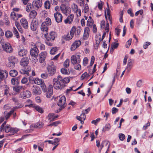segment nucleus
I'll return each mask as SVG.
<instances>
[{"mask_svg": "<svg viewBox=\"0 0 153 153\" xmlns=\"http://www.w3.org/2000/svg\"><path fill=\"white\" fill-rule=\"evenodd\" d=\"M62 76L60 75H59L57 77H55L53 80V88L56 89H61L63 88L65 86V85H64L62 83Z\"/></svg>", "mask_w": 153, "mask_h": 153, "instance_id": "obj_1", "label": "nucleus"}, {"mask_svg": "<svg viewBox=\"0 0 153 153\" xmlns=\"http://www.w3.org/2000/svg\"><path fill=\"white\" fill-rule=\"evenodd\" d=\"M56 67L54 65L53 62H51L47 67L48 74L51 76H52L55 74L56 72Z\"/></svg>", "mask_w": 153, "mask_h": 153, "instance_id": "obj_2", "label": "nucleus"}, {"mask_svg": "<svg viewBox=\"0 0 153 153\" xmlns=\"http://www.w3.org/2000/svg\"><path fill=\"white\" fill-rule=\"evenodd\" d=\"M66 98L64 96H60L59 98V101L57 102L58 105L62 109L66 105L65 104Z\"/></svg>", "mask_w": 153, "mask_h": 153, "instance_id": "obj_3", "label": "nucleus"}, {"mask_svg": "<svg viewBox=\"0 0 153 153\" xmlns=\"http://www.w3.org/2000/svg\"><path fill=\"white\" fill-rule=\"evenodd\" d=\"M8 66L12 68L14 67L15 64L18 62V59L13 56H10L8 58Z\"/></svg>", "mask_w": 153, "mask_h": 153, "instance_id": "obj_4", "label": "nucleus"}, {"mask_svg": "<svg viewBox=\"0 0 153 153\" xmlns=\"http://www.w3.org/2000/svg\"><path fill=\"white\" fill-rule=\"evenodd\" d=\"M60 9L62 13L66 16L70 14L71 12L70 8L69 7H66L64 4H62L61 5Z\"/></svg>", "mask_w": 153, "mask_h": 153, "instance_id": "obj_5", "label": "nucleus"}, {"mask_svg": "<svg viewBox=\"0 0 153 153\" xmlns=\"http://www.w3.org/2000/svg\"><path fill=\"white\" fill-rule=\"evenodd\" d=\"M80 57L79 55L72 56L71 59V63L73 65L79 64L80 62Z\"/></svg>", "mask_w": 153, "mask_h": 153, "instance_id": "obj_6", "label": "nucleus"}, {"mask_svg": "<svg viewBox=\"0 0 153 153\" xmlns=\"http://www.w3.org/2000/svg\"><path fill=\"white\" fill-rule=\"evenodd\" d=\"M41 30L42 32V34H44L45 37L46 36V35L48 34V26L45 22H43L41 26Z\"/></svg>", "mask_w": 153, "mask_h": 153, "instance_id": "obj_7", "label": "nucleus"}, {"mask_svg": "<svg viewBox=\"0 0 153 153\" xmlns=\"http://www.w3.org/2000/svg\"><path fill=\"white\" fill-rule=\"evenodd\" d=\"M8 76L6 70H0V82L5 79Z\"/></svg>", "mask_w": 153, "mask_h": 153, "instance_id": "obj_8", "label": "nucleus"}, {"mask_svg": "<svg viewBox=\"0 0 153 153\" xmlns=\"http://www.w3.org/2000/svg\"><path fill=\"white\" fill-rule=\"evenodd\" d=\"M4 50L7 53H11L13 51V48L11 46L9 43H5L2 45Z\"/></svg>", "mask_w": 153, "mask_h": 153, "instance_id": "obj_9", "label": "nucleus"}, {"mask_svg": "<svg viewBox=\"0 0 153 153\" xmlns=\"http://www.w3.org/2000/svg\"><path fill=\"white\" fill-rule=\"evenodd\" d=\"M39 51L36 46L33 48H31L30 50V55L34 57L38 56Z\"/></svg>", "mask_w": 153, "mask_h": 153, "instance_id": "obj_10", "label": "nucleus"}, {"mask_svg": "<svg viewBox=\"0 0 153 153\" xmlns=\"http://www.w3.org/2000/svg\"><path fill=\"white\" fill-rule=\"evenodd\" d=\"M31 94L29 91L27 90L21 92L20 94V97L22 98L26 99L29 97Z\"/></svg>", "mask_w": 153, "mask_h": 153, "instance_id": "obj_11", "label": "nucleus"}, {"mask_svg": "<svg viewBox=\"0 0 153 153\" xmlns=\"http://www.w3.org/2000/svg\"><path fill=\"white\" fill-rule=\"evenodd\" d=\"M56 37V33L54 31H51L48 36L47 37L46 36L45 37L47 41H53Z\"/></svg>", "mask_w": 153, "mask_h": 153, "instance_id": "obj_12", "label": "nucleus"}, {"mask_svg": "<svg viewBox=\"0 0 153 153\" xmlns=\"http://www.w3.org/2000/svg\"><path fill=\"white\" fill-rule=\"evenodd\" d=\"M32 92L34 95H39L41 93V91L39 87L34 85L32 87Z\"/></svg>", "mask_w": 153, "mask_h": 153, "instance_id": "obj_13", "label": "nucleus"}, {"mask_svg": "<svg viewBox=\"0 0 153 153\" xmlns=\"http://www.w3.org/2000/svg\"><path fill=\"white\" fill-rule=\"evenodd\" d=\"M38 25V22L36 19H33L30 25V28L33 31L36 30Z\"/></svg>", "mask_w": 153, "mask_h": 153, "instance_id": "obj_14", "label": "nucleus"}, {"mask_svg": "<svg viewBox=\"0 0 153 153\" xmlns=\"http://www.w3.org/2000/svg\"><path fill=\"white\" fill-rule=\"evenodd\" d=\"M54 17L56 21L58 23L62 22V15L59 12H56L54 14Z\"/></svg>", "mask_w": 153, "mask_h": 153, "instance_id": "obj_15", "label": "nucleus"}, {"mask_svg": "<svg viewBox=\"0 0 153 153\" xmlns=\"http://www.w3.org/2000/svg\"><path fill=\"white\" fill-rule=\"evenodd\" d=\"M42 5V0H36L33 2V6L34 7L39 8Z\"/></svg>", "mask_w": 153, "mask_h": 153, "instance_id": "obj_16", "label": "nucleus"}, {"mask_svg": "<svg viewBox=\"0 0 153 153\" xmlns=\"http://www.w3.org/2000/svg\"><path fill=\"white\" fill-rule=\"evenodd\" d=\"M81 44L80 41L77 40L75 41L71 45V48L72 51H74Z\"/></svg>", "mask_w": 153, "mask_h": 153, "instance_id": "obj_17", "label": "nucleus"}, {"mask_svg": "<svg viewBox=\"0 0 153 153\" xmlns=\"http://www.w3.org/2000/svg\"><path fill=\"white\" fill-rule=\"evenodd\" d=\"M20 22L21 25L25 29H27L28 28V23L27 20L25 18H23L21 19Z\"/></svg>", "mask_w": 153, "mask_h": 153, "instance_id": "obj_18", "label": "nucleus"}, {"mask_svg": "<svg viewBox=\"0 0 153 153\" xmlns=\"http://www.w3.org/2000/svg\"><path fill=\"white\" fill-rule=\"evenodd\" d=\"M22 105H20L19 106H17L15 107L13 109L11 110L9 112L6 113L5 115V112H4V114L5 115V117L6 120L11 115V114L13 113L14 111L16 109L18 108H22Z\"/></svg>", "mask_w": 153, "mask_h": 153, "instance_id": "obj_19", "label": "nucleus"}, {"mask_svg": "<svg viewBox=\"0 0 153 153\" xmlns=\"http://www.w3.org/2000/svg\"><path fill=\"white\" fill-rule=\"evenodd\" d=\"M74 18V15L73 14H71L69 16H68L67 18L64 21V22L65 24H71Z\"/></svg>", "mask_w": 153, "mask_h": 153, "instance_id": "obj_20", "label": "nucleus"}, {"mask_svg": "<svg viewBox=\"0 0 153 153\" xmlns=\"http://www.w3.org/2000/svg\"><path fill=\"white\" fill-rule=\"evenodd\" d=\"M89 28L88 27L85 28L84 30V33L83 37L82 39L84 40H85L87 39L88 37L89 33Z\"/></svg>", "mask_w": 153, "mask_h": 153, "instance_id": "obj_21", "label": "nucleus"}, {"mask_svg": "<svg viewBox=\"0 0 153 153\" xmlns=\"http://www.w3.org/2000/svg\"><path fill=\"white\" fill-rule=\"evenodd\" d=\"M27 106L29 107H32L34 108L37 111L40 113H43L44 111L42 108L38 105H34L30 104L27 105Z\"/></svg>", "mask_w": 153, "mask_h": 153, "instance_id": "obj_22", "label": "nucleus"}, {"mask_svg": "<svg viewBox=\"0 0 153 153\" xmlns=\"http://www.w3.org/2000/svg\"><path fill=\"white\" fill-rule=\"evenodd\" d=\"M29 63V60L27 57L22 59L20 62V65L23 66H27Z\"/></svg>", "mask_w": 153, "mask_h": 153, "instance_id": "obj_23", "label": "nucleus"}, {"mask_svg": "<svg viewBox=\"0 0 153 153\" xmlns=\"http://www.w3.org/2000/svg\"><path fill=\"white\" fill-rule=\"evenodd\" d=\"M47 55V53L45 51L42 52L39 54L40 58L39 61L40 63H42L44 62Z\"/></svg>", "mask_w": 153, "mask_h": 153, "instance_id": "obj_24", "label": "nucleus"}, {"mask_svg": "<svg viewBox=\"0 0 153 153\" xmlns=\"http://www.w3.org/2000/svg\"><path fill=\"white\" fill-rule=\"evenodd\" d=\"M44 125L43 122H39L36 123L35 124L32 125L31 126V127L34 128H41Z\"/></svg>", "mask_w": 153, "mask_h": 153, "instance_id": "obj_25", "label": "nucleus"}, {"mask_svg": "<svg viewBox=\"0 0 153 153\" xmlns=\"http://www.w3.org/2000/svg\"><path fill=\"white\" fill-rule=\"evenodd\" d=\"M58 117V115L55 116L53 113H49L48 116V120L50 122L54 120L55 119Z\"/></svg>", "mask_w": 153, "mask_h": 153, "instance_id": "obj_26", "label": "nucleus"}, {"mask_svg": "<svg viewBox=\"0 0 153 153\" xmlns=\"http://www.w3.org/2000/svg\"><path fill=\"white\" fill-rule=\"evenodd\" d=\"M30 68H28L27 69H26L25 68L24 69H21L20 70V72L21 74H26L27 76H29V74L28 72L29 71H30Z\"/></svg>", "mask_w": 153, "mask_h": 153, "instance_id": "obj_27", "label": "nucleus"}, {"mask_svg": "<svg viewBox=\"0 0 153 153\" xmlns=\"http://www.w3.org/2000/svg\"><path fill=\"white\" fill-rule=\"evenodd\" d=\"M35 46H36V47L39 48L41 50H45V45L39 42H37L36 43Z\"/></svg>", "mask_w": 153, "mask_h": 153, "instance_id": "obj_28", "label": "nucleus"}, {"mask_svg": "<svg viewBox=\"0 0 153 153\" xmlns=\"http://www.w3.org/2000/svg\"><path fill=\"white\" fill-rule=\"evenodd\" d=\"M132 65L131 60L130 59L128 60L127 63V67L126 68L125 70H126L128 72H129L131 69Z\"/></svg>", "mask_w": 153, "mask_h": 153, "instance_id": "obj_29", "label": "nucleus"}, {"mask_svg": "<svg viewBox=\"0 0 153 153\" xmlns=\"http://www.w3.org/2000/svg\"><path fill=\"white\" fill-rule=\"evenodd\" d=\"M74 36L70 35V33H68L66 35H64L62 37L63 39L65 40L66 41H69L72 39Z\"/></svg>", "mask_w": 153, "mask_h": 153, "instance_id": "obj_30", "label": "nucleus"}, {"mask_svg": "<svg viewBox=\"0 0 153 153\" xmlns=\"http://www.w3.org/2000/svg\"><path fill=\"white\" fill-rule=\"evenodd\" d=\"M34 81V82L36 84L39 85L40 84L43 83L44 82V81L41 79H40L38 78H36L35 79L33 80Z\"/></svg>", "mask_w": 153, "mask_h": 153, "instance_id": "obj_31", "label": "nucleus"}, {"mask_svg": "<svg viewBox=\"0 0 153 153\" xmlns=\"http://www.w3.org/2000/svg\"><path fill=\"white\" fill-rule=\"evenodd\" d=\"M17 15V13L14 12H12L10 14L11 18L15 21L18 20V17Z\"/></svg>", "mask_w": 153, "mask_h": 153, "instance_id": "obj_32", "label": "nucleus"}, {"mask_svg": "<svg viewBox=\"0 0 153 153\" xmlns=\"http://www.w3.org/2000/svg\"><path fill=\"white\" fill-rule=\"evenodd\" d=\"M37 15L36 12L34 10L31 11L29 14V17L30 18L34 19Z\"/></svg>", "mask_w": 153, "mask_h": 153, "instance_id": "obj_33", "label": "nucleus"}, {"mask_svg": "<svg viewBox=\"0 0 153 153\" xmlns=\"http://www.w3.org/2000/svg\"><path fill=\"white\" fill-rule=\"evenodd\" d=\"M27 53V51L25 49L20 50L18 53L19 55L21 56H23L25 55Z\"/></svg>", "mask_w": 153, "mask_h": 153, "instance_id": "obj_34", "label": "nucleus"}, {"mask_svg": "<svg viewBox=\"0 0 153 153\" xmlns=\"http://www.w3.org/2000/svg\"><path fill=\"white\" fill-rule=\"evenodd\" d=\"M51 4L50 2L48 1H46L44 3L45 8L46 9H49L51 7Z\"/></svg>", "mask_w": 153, "mask_h": 153, "instance_id": "obj_35", "label": "nucleus"}, {"mask_svg": "<svg viewBox=\"0 0 153 153\" xmlns=\"http://www.w3.org/2000/svg\"><path fill=\"white\" fill-rule=\"evenodd\" d=\"M111 128L110 124L109 123L107 124L103 127L102 129V131L105 132L106 131H108L110 130Z\"/></svg>", "mask_w": 153, "mask_h": 153, "instance_id": "obj_36", "label": "nucleus"}, {"mask_svg": "<svg viewBox=\"0 0 153 153\" xmlns=\"http://www.w3.org/2000/svg\"><path fill=\"white\" fill-rule=\"evenodd\" d=\"M10 75L12 77H15L17 75L18 72L16 70H11L10 71Z\"/></svg>", "mask_w": 153, "mask_h": 153, "instance_id": "obj_37", "label": "nucleus"}, {"mask_svg": "<svg viewBox=\"0 0 153 153\" xmlns=\"http://www.w3.org/2000/svg\"><path fill=\"white\" fill-rule=\"evenodd\" d=\"M70 81V79L68 77H65L63 79L62 77V80L61 82L63 83L64 85H65V84L68 83Z\"/></svg>", "mask_w": 153, "mask_h": 153, "instance_id": "obj_38", "label": "nucleus"}, {"mask_svg": "<svg viewBox=\"0 0 153 153\" xmlns=\"http://www.w3.org/2000/svg\"><path fill=\"white\" fill-rule=\"evenodd\" d=\"M58 50V48L56 47L52 48L50 51V53L51 54L53 55L56 53Z\"/></svg>", "mask_w": 153, "mask_h": 153, "instance_id": "obj_39", "label": "nucleus"}, {"mask_svg": "<svg viewBox=\"0 0 153 153\" xmlns=\"http://www.w3.org/2000/svg\"><path fill=\"white\" fill-rule=\"evenodd\" d=\"M22 86H16L13 88V90L16 92L19 93L20 91V90L22 89Z\"/></svg>", "mask_w": 153, "mask_h": 153, "instance_id": "obj_40", "label": "nucleus"}, {"mask_svg": "<svg viewBox=\"0 0 153 153\" xmlns=\"http://www.w3.org/2000/svg\"><path fill=\"white\" fill-rule=\"evenodd\" d=\"M119 45L118 43L114 42L112 43L111 48V51H113L114 49L118 47Z\"/></svg>", "mask_w": 153, "mask_h": 153, "instance_id": "obj_41", "label": "nucleus"}, {"mask_svg": "<svg viewBox=\"0 0 153 153\" xmlns=\"http://www.w3.org/2000/svg\"><path fill=\"white\" fill-rule=\"evenodd\" d=\"M5 35L7 38H10L12 37L13 33L10 31H7L5 32Z\"/></svg>", "mask_w": 153, "mask_h": 153, "instance_id": "obj_42", "label": "nucleus"}, {"mask_svg": "<svg viewBox=\"0 0 153 153\" xmlns=\"http://www.w3.org/2000/svg\"><path fill=\"white\" fill-rule=\"evenodd\" d=\"M76 30V29L75 26H73L70 31V35H71L74 36V33Z\"/></svg>", "mask_w": 153, "mask_h": 153, "instance_id": "obj_43", "label": "nucleus"}, {"mask_svg": "<svg viewBox=\"0 0 153 153\" xmlns=\"http://www.w3.org/2000/svg\"><path fill=\"white\" fill-rule=\"evenodd\" d=\"M13 31L14 34H15L17 38H19V37L18 32L17 31V29L16 27H13Z\"/></svg>", "mask_w": 153, "mask_h": 153, "instance_id": "obj_44", "label": "nucleus"}, {"mask_svg": "<svg viewBox=\"0 0 153 153\" xmlns=\"http://www.w3.org/2000/svg\"><path fill=\"white\" fill-rule=\"evenodd\" d=\"M70 60L69 59H67L64 63V66L65 68H67L69 66Z\"/></svg>", "mask_w": 153, "mask_h": 153, "instance_id": "obj_45", "label": "nucleus"}, {"mask_svg": "<svg viewBox=\"0 0 153 153\" xmlns=\"http://www.w3.org/2000/svg\"><path fill=\"white\" fill-rule=\"evenodd\" d=\"M94 23V21L92 19H88L87 23V25L88 26H91Z\"/></svg>", "mask_w": 153, "mask_h": 153, "instance_id": "obj_46", "label": "nucleus"}, {"mask_svg": "<svg viewBox=\"0 0 153 153\" xmlns=\"http://www.w3.org/2000/svg\"><path fill=\"white\" fill-rule=\"evenodd\" d=\"M32 8V5L30 3H28L27 4V6L26 8V11L28 12H29L30 10Z\"/></svg>", "mask_w": 153, "mask_h": 153, "instance_id": "obj_47", "label": "nucleus"}, {"mask_svg": "<svg viewBox=\"0 0 153 153\" xmlns=\"http://www.w3.org/2000/svg\"><path fill=\"white\" fill-rule=\"evenodd\" d=\"M11 82L12 83L13 85L18 84L19 83L18 79L16 78H12L11 79Z\"/></svg>", "mask_w": 153, "mask_h": 153, "instance_id": "obj_48", "label": "nucleus"}, {"mask_svg": "<svg viewBox=\"0 0 153 153\" xmlns=\"http://www.w3.org/2000/svg\"><path fill=\"white\" fill-rule=\"evenodd\" d=\"M44 22H45L48 26L51 25V19L49 18H47L45 19V21Z\"/></svg>", "mask_w": 153, "mask_h": 153, "instance_id": "obj_49", "label": "nucleus"}, {"mask_svg": "<svg viewBox=\"0 0 153 153\" xmlns=\"http://www.w3.org/2000/svg\"><path fill=\"white\" fill-rule=\"evenodd\" d=\"M11 128L10 127V126H5L4 128V130H5L6 132H9L10 131V130L11 129Z\"/></svg>", "mask_w": 153, "mask_h": 153, "instance_id": "obj_50", "label": "nucleus"}, {"mask_svg": "<svg viewBox=\"0 0 153 153\" xmlns=\"http://www.w3.org/2000/svg\"><path fill=\"white\" fill-rule=\"evenodd\" d=\"M40 85H41V87L43 91L44 92L46 91L47 90L46 89V86L45 84L44 83V82Z\"/></svg>", "mask_w": 153, "mask_h": 153, "instance_id": "obj_51", "label": "nucleus"}, {"mask_svg": "<svg viewBox=\"0 0 153 153\" xmlns=\"http://www.w3.org/2000/svg\"><path fill=\"white\" fill-rule=\"evenodd\" d=\"M84 12L85 13H87L89 10V7L88 4H86L85 5H84Z\"/></svg>", "mask_w": 153, "mask_h": 153, "instance_id": "obj_52", "label": "nucleus"}, {"mask_svg": "<svg viewBox=\"0 0 153 153\" xmlns=\"http://www.w3.org/2000/svg\"><path fill=\"white\" fill-rule=\"evenodd\" d=\"M89 76L87 72L84 73L81 76V80L84 79L85 78L88 77Z\"/></svg>", "mask_w": 153, "mask_h": 153, "instance_id": "obj_53", "label": "nucleus"}, {"mask_svg": "<svg viewBox=\"0 0 153 153\" xmlns=\"http://www.w3.org/2000/svg\"><path fill=\"white\" fill-rule=\"evenodd\" d=\"M45 92H46V96L48 98H50L53 94V92L48 91L47 90Z\"/></svg>", "mask_w": 153, "mask_h": 153, "instance_id": "obj_54", "label": "nucleus"}, {"mask_svg": "<svg viewBox=\"0 0 153 153\" xmlns=\"http://www.w3.org/2000/svg\"><path fill=\"white\" fill-rule=\"evenodd\" d=\"M103 4L104 3L103 2L101 1H100L99 2L98 5V7L100 10H102Z\"/></svg>", "mask_w": 153, "mask_h": 153, "instance_id": "obj_55", "label": "nucleus"}, {"mask_svg": "<svg viewBox=\"0 0 153 153\" xmlns=\"http://www.w3.org/2000/svg\"><path fill=\"white\" fill-rule=\"evenodd\" d=\"M119 136L120 140L121 141H123L125 139V135L123 134H120Z\"/></svg>", "mask_w": 153, "mask_h": 153, "instance_id": "obj_56", "label": "nucleus"}, {"mask_svg": "<svg viewBox=\"0 0 153 153\" xmlns=\"http://www.w3.org/2000/svg\"><path fill=\"white\" fill-rule=\"evenodd\" d=\"M88 58L85 57L83 60V64L84 66H85L88 63Z\"/></svg>", "mask_w": 153, "mask_h": 153, "instance_id": "obj_57", "label": "nucleus"}, {"mask_svg": "<svg viewBox=\"0 0 153 153\" xmlns=\"http://www.w3.org/2000/svg\"><path fill=\"white\" fill-rule=\"evenodd\" d=\"M27 81V79L25 77H24L21 80V82L22 84H25L26 83Z\"/></svg>", "mask_w": 153, "mask_h": 153, "instance_id": "obj_58", "label": "nucleus"}, {"mask_svg": "<svg viewBox=\"0 0 153 153\" xmlns=\"http://www.w3.org/2000/svg\"><path fill=\"white\" fill-rule=\"evenodd\" d=\"M61 72L62 74H68V70L64 68H62L61 69Z\"/></svg>", "mask_w": 153, "mask_h": 153, "instance_id": "obj_59", "label": "nucleus"}, {"mask_svg": "<svg viewBox=\"0 0 153 153\" xmlns=\"http://www.w3.org/2000/svg\"><path fill=\"white\" fill-rule=\"evenodd\" d=\"M100 118L97 119L96 120H92L91 121V123L92 124H94L95 125H96L97 123L100 121Z\"/></svg>", "mask_w": 153, "mask_h": 153, "instance_id": "obj_60", "label": "nucleus"}, {"mask_svg": "<svg viewBox=\"0 0 153 153\" xmlns=\"http://www.w3.org/2000/svg\"><path fill=\"white\" fill-rule=\"evenodd\" d=\"M132 39H129L126 42V47L128 48L129 46L131 45V43Z\"/></svg>", "mask_w": 153, "mask_h": 153, "instance_id": "obj_61", "label": "nucleus"}, {"mask_svg": "<svg viewBox=\"0 0 153 153\" xmlns=\"http://www.w3.org/2000/svg\"><path fill=\"white\" fill-rule=\"evenodd\" d=\"M142 80H138L137 83V86L139 88L141 87L142 85Z\"/></svg>", "mask_w": 153, "mask_h": 153, "instance_id": "obj_62", "label": "nucleus"}, {"mask_svg": "<svg viewBox=\"0 0 153 153\" xmlns=\"http://www.w3.org/2000/svg\"><path fill=\"white\" fill-rule=\"evenodd\" d=\"M95 60V58L94 56H92L91 57L90 65L92 66Z\"/></svg>", "mask_w": 153, "mask_h": 153, "instance_id": "obj_63", "label": "nucleus"}, {"mask_svg": "<svg viewBox=\"0 0 153 153\" xmlns=\"http://www.w3.org/2000/svg\"><path fill=\"white\" fill-rule=\"evenodd\" d=\"M128 13L130 14V16L131 17H133L134 15L133 13L132 10L131 9H129L127 11Z\"/></svg>", "mask_w": 153, "mask_h": 153, "instance_id": "obj_64", "label": "nucleus"}]
</instances>
